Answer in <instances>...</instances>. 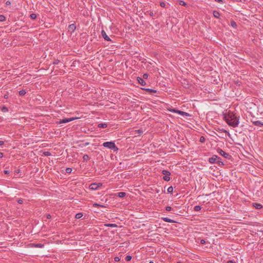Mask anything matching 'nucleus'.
Masks as SVG:
<instances>
[{
  "instance_id": "nucleus-47",
  "label": "nucleus",
  "mask_w": 263,
  "mask_h": 263,
  "mask_svg": "<svg viewBox=\"0 0 263 263\" xmlns=\"http://www.w3.org/2000/svg\"><path fill=\"white\" fill-rule=\"evenodd\" d=\"M3 157V154L1 152H0V158H2Z\"/></svg>"
},
{
  "instance_id": "nucleus-52",
  "label": "nucleus",
  "mask_w": 263,
  "mask_h": 263,
  "mask_svg": "<svg viewBox=\"0 0 263 263\" xmlns=\"http://www.w3.org/2000/svg\"><path fill=\"white\" fill-rule=\"evenodd\" d=\"M176 263H181L180 261H178Z\"/></svg>"
},
{
  "instance_id": "nucleus-10",
  "label": "nucleus",
  "mask_w": 263,
  "mask_h": 263,
  "mask_svg": "<svg viewBox=\"0 0 263 263\" xmlns=\"http://www.w3.org/2000/svg\"><path fill=\"white\" fill-rule=\"evenodd\" d=\"M252 122L254 125L258 126H263V122H262L260 121H259V120L254 121H252Z\"/></svg>"
},
{
  "instance_id": "nucleus-36",
  "label": "nucleus",
  "mask_w": 263,
  "mask_h": 263,
  "mask_svg": "<svg viewBox=\"0 0 263 263\" xmlns=\"http://www.w3.org/2000/svg\"><path fill=\"white\" fill-rule=\"evenodd\" d=\"M165 3L164 2H161L160 3V6L162 7H165Z\"/></svg>"
},
{
  "instance_id": "nucleus-35",
  "label": "nucleus",
  "mask_w": 263,
  "mask_h": 263,
  "mask_svg": "<svg viewBox=\"0 0 263 263\" xmlns=\"http://www.w3.org/2000/svg\"><path fill=\"white\" fill-rule=\"evenodd\" d=\"M171 209H172V208H171V206H166V207L165 208V210H166V211H171Z\"/></svg>"
},
{
  "instance_id": "nucleus-13",
  "label": "nucleus",
  "mask_w": 263,
  "mask_h": 263,
  "mask_svg": "<svg viewBox=\"0 0 263 263\" xmlns=\"http://www.w3.org/2000/svg\"><path fill=\"white\" fill-rule=\"evenodd\" d=\"M177 113L178 114L180 115L183 116H189V114L187 112L179 110L178 111H177Z\"/></svg>"
},
{
  "instance_id": "nucleus-45",
  "label": "nucleus",
  "mask_w": 263,
  "mask_h": 263,
  "mask_svg": "<svg viewBox=\"0 0 263 263\" xmlns=\"http://www.w3.org/2000/svg\"><path fill=\"white\" fill-rule=\"evenodd\" d=\"M215 1L218 3H221L222 2V0H215Z\"/></svg>"
},
{
  "instance_id": "nucleus-5",
  "label": "nucleus",
  "mask_w": 263,
  "mask_h": 263,
  "mask_svg": "<svg viewBox=\"0 0 263 263\" xmlns=\"http://www.w3.org/2000/svg\"><path fill=\"white\" fill-rule=\"evenodd\" d=\"M217 153L220 155L221 156H223V157L226 158H229L230 155L223 151H222L221 149H218Z\"/></svg>"
},
{
  "instance_id": "nucleus-48",
  "label": "nucleus",
  "mask_w": 263,
  "mask_h": 263,
  "mask_svg": "<svg viewBox=\"0 0 263 263\" xmlns=\"http://www.w3.org/2000/svg\"><path fill=\"white\" fill-rule=\"evenodd\" d=\"M4 144V141H0V145H2Z\"/></svg>"
},
{
  "instance_id": "nucleus-37",
  "label": "nucleus",
  "mask_w": 263,
  "mask_h": 263,
  "mask_svg": "<svg viewBox=\"0 0 263 263\" xmlns=\"http://www.w3.org/2000/svg\"><path fill=\"white\" fill-rule=\"evenodd\" d=\"M17 202L19 204H22L23 203V200L20 199L18 200Z\"/></svg>"
},
{
  "instance_id": "nucleus-43",
  "label": "nucleus",
  "mask_w": 263,
  "mask_h": 263,
  "mask_svg": "<svg viewBox=\"0 0 263 263\" xmlns=\"http://www.w3.org/2000/svg\"><path fill=\"white\" fill-rule=\"evenodd\" d=\"M93 206H101V205L99 204H97V203H95V204H93Z\"/></svg>"
},
{
  "instance_id": "nucleus-38",
  "label": "nucleus",
  "mask_w": 263,
  "mask_h": 263,
  "mask_svg": "<svg viewBox=\"0 0 263 263\" xmlns=\"http://www.w3.org/2000/svg\"><path fill=\"white\" fill-rule=\"evenodd\" d=\"M200 243L202 245H204L205 243V241L204 239H201L200 240Z\"/></svg>"
},
{
  "instance_id": "nucleus-9",
  "label": "nucleus",
  "mask_w": 263,
  "mask_h": 263,
  "mask_svg": "<svg viewBox=\"0 0 263 263\" xmlns=\"http://www.w3.org/2000/svg\"><path fill=\"white\" fill-rule=\"evenodd\" d=\"M137 81L142 86H145L146 85V82L144 81V79L141 78L137 77Z\"/></svg>"
},
{
  "instance_id": "nucleus-49",
  "label": "nucleus",
  "mask_w": 263,
  "mask_h": 263,
  "mask_svg": "<svg viewBox=\"0 0 263 263\" xmlns=\"http://www.w3.org/2000/svg\"><path fill=\"white\" fill-rule=\"evenodd\" d=\"M45 155H46V156H48V155H49L50 153H49V152H46V153H45Z\"/></svg>"
},
{
  "instance_id": "nucleus-32",
  "label": "nucleus",
  "mask_w": 263,
  "mask_h": 263,
  "mask_svg": "<svg viewBox=\"0 0 263 263\" xmlns=\"http://www.w3.org/2000/svg\"><path fill=\"white\" fill-rule=\"evenodd\" d=\"M146 90L147 91H148V92H156V90H154V89H149V88L146 89Z\"/></svg>"
},
{
  "instance_id": "nucleus-25",
  "label": "nucleus",
  "mask_w": 263,
  "mask_h": 263,
  "mask_svg": "<svg viewBox=\"0 0 263 263\" xmlns=\"http://www.w3.org/2000/svg\"><path fill=\"white\" fill-rule=\"evenodd\" d=\"M216 163L218 164L219 165H224L223 162L221 161V159L219 160H217Z\"/></svg>"
},
{
  "instance_id": "nucleus-27",
  "label": "nucleus",
  "mask_w": 263,
  "mask_h": 263,
  "mask_svg": "<svg viewBox=\"0 0 263 263\" xmlns=\"http://www.w3.org/2000/svg\"><path fill=\"white\" fill-rule=\"evenodd\" d=\"M30 17L32 18V19H35L36 18V15L34 13H32L30 14Z\"/></svg>"
},
{
  "instance_id": "nucleus-53",
  "label": "nucleus",
  "mask_w": 263,
  "mask_h": 263,
  "mask_svg": "<svg viewBox=\"0 0 263 263\" xmlns=\"http://www.w3.org/2000/svg\"><path fill=\"white\" fill-rule=\"evenodd\" d=\"M262 233H263V231H262Z\"/></svg>"
},
{
  "instance_id": "nucleus-8",
  "label": "nucleus",
  "mask_w": 263,
  "mask_h": 263,
  "mask_svg": "<svg viewBox=\"0 0 263 263\" xmlns=\"http://www.w3.org/2000/svg\"><path fill=\"white\" fill-rule=\"evenodd\" d=\"M102 36L104 39L105 40L107 41H110V39L107 35L105 31L102 30L101 32Z\"/></svg>"
},
{
  "instance_id": "nucleus-4",
  "label": "nucleus",
  "mask_w": 263,
  "mask_h": 263,
  "mask_svg": "<svg viewBox=\"0 0 263 263\" xmlns=\"http://www.w3.org/2000/svg\"><path fill=\"white\" fill-rule=\"evenodd\" d=\"M162 173L164 175L163 177V179L165 181H168L170 180V176L171 175V173L169 171L167 170H163Z\"/></svg>"
},
{
  "instance_id": "nucleus-18",
  "label": "nucleus",
  "mask_w": 263,
  "mask_h": 263,
  "mask_svg": "<svg viewBox=\"0 0 263 263\" xmlns=\"http://www.w3.org/2000/svg\"><path fill=\"white\" fill-rule=\"evenodd\" d=\"M33 246L36 247V248H42L43 247L44 245L41 244V243H36V244H33Z\"/></svg>"
},
{
  "instance_id": "nucleus-19",
  "label": "nucleus",
  "mask_w": 263,
  "mask_h": 263,
  "mask_svg": "<svg viewBox=\"0 0 263 263\" xmlns=\"http://www.w3.org/2000/svg\"><path fill=\"white\" fill-rule=\"evenodd\" d=\"M201 209V207L200 205H196L194 208V210L195 211H198Z\"/></svg>"
},
{
  "instance_id": "nucleus-23",
  "label": "nucleus",
  "mask_w": 263,
  "mask_h": 263,
  "mask_svg": "<svg viewBox=\"0 0 263 263\" xmlns=\"http://www.w3.org/2000/svg\"><path fill=\"white\" fill-rule=\"evenodd\" d=\"M213 14L215 17H218V16L219 15V13L216 11H214L213 12Z\"/></svg>"
},
{
  "instance_id": "nucleus-1",
  "label": "nucleus",
  "mask_w": 263,
  "mask_h": 263,
  "mask_svg": "<svg viewBox=\"0 0 263 263\" xmlns=\"http://www.w3.org/2000/svg\"><path fill=\"white\" fill-rule=\"evenodd\" d=\"M224 120L230 126L233 127L238 126L239 124V119L238 117L232 112L229 111L224 116Z\"/></svg>"
},
{
  "instance_id": "nucleus-22",
  "label": "nucleus",
  "mask_w": 263,
  "mask_h": 263,
  "mask_svg": "<svg viewBox=\"0 0 263 263\" xmlns=\"http://www.w3.org/2000/svg\"><path fill=\"white\" fill-rule=\"evenodd\" d=\"M106 226H107V227H112V228H115V227H117V224H112V223L111 224H110V223L107 224H106Z\"/></svg>"
},
{
  "instance_id": "nucleus-41",
  "label": "nucleus",
  "mask_w": 263,
  "mask_h": 263,
  "mask_svg": "<svg viewBox=\"0 0 263 263\" xmlns=\"http://www.w3.org/2000/svg\"><path fill=\"white\" fill-rule=\"evenodd\" d=\"M4 173L6 174H9V171L8 170H5V171H4Z\"/></svg>"
},
{
  "instance_id": "nucleus-39",
  "label": "nucleus",
  "mask_w": 263,
  "mask_h": 263,
  "mask_svg": "<svg viewBox=\"0 0 263 263\" xmlns=\"http://www.w3.org/2000/svg\"><path fill=\"white\" fill-rule=\"evenodd\" d=\"M114 259L115 261H119L120 260V258L119 257H115Z\"/></svg>"
},
{
  "instance_id": "nucleus-17",
  "label": "nucleus",
  "mask_w": 263,
  "mask_h": 263,
  "mask_svg": "<svg viewBox=\"0 0 263 263\" xmlns=\"http://www.w3.org/2000/svg\"><path fill=\"white\" fill-rule=\"evenodd\" d=\"M118 196L120 198L124 197L126 195L125 192H119L118 193Z\"/></svg>"
},
{
  "instance_id": "nucleus-7",
  "label": "nucleus",
  "mask_w": 263,
  "mask_h": 263,
  "mask_svg": "<svg viewBox=\"0 0 263 263\" xmlns=\"http://www.w3.org/2000/svg\"><path fill=\"white\" fill-rule=\"evenodd\" d=\"M101 185V183H92L90 185L89 188L92 190H96Z\"/></svg>"
},
{
  "instance_id": "nucleus-14",
  "label": "nucleus",
  "mask_w": 263,
  "mask_h": 263,
  "mask_svg": "<svg viewBox=\"0 0 263 263\" xmlns=\"http://www.w3.org/2000/svg\"><path fill=\"white\" fill-rule=\"evenodd\" d=\"M98 127L99 128H106L107 127V124L106 123H99L98 125Z\"/></svg>"
},
{
  "instance_id": "nucleus-42",
  "label": "nucleus",
  "mask_w": 263,
  "mask_h": 263,
  "mask_svg": "<svg viewBox=\"0 0 263 263\" xmlns=\"http://www.w3.org/2000/svg\"><path fill=\"white\" fill-rule=\"evenodd\" d=\"M6 4L7 5H9L11 4V2L10 1H7L6 3Z\"/></svg>"
},
{
  "instance_id": "nucleus-44",
  "label": "nucleus",
  "mask_w": 263,
  "mask_h": 263,
  "mask_svg": "<svg viewBox=\"0 0 263 263\" xmlns=\"http://www.w3.org/2000/svg\"><path fill=\"white\" fill-rule=\"evenodd\" d=\"M204 138H203V137H201V138H200V141L201 142H203V141H204Z\"/></svg>"
},
{
  "instance_id": "nucleus-33",
  "label": "nucleus",
  "mask_w": 263,
  "mask_h": 263,
  "mask_svg": "<svg viewBox=\"0 0 263 263\" xmlns=\"http://www.w3.org/2000/svg\"><path fill=\"white\" fill-rule=\"evenodd\" d=\"M172 112H175L177 113V111H178L179 110L176 109H172L169 110Z\"/></svg>"
},
{
  "instance_id": "nucleus-21",
  "label": "nucleus",
  "mask_w": 263,
  "mask_h": 263,
  "mask_svg": "<svg viewBox=\"0 0 263 263\" xmlns=\"http://www.w3.org/2000/svg\"><path fill=\"white\" fill-rule=\"evenodd\" d=\"M83 158L84 161H87L89 159V157L88 155H84L83 156Z\"/></svg>"
},
{
  "instance_id": "nucleus-15",
  "label": "nucleus",
  "mask_w": 263,
  "mask_h": 263,
  "mask_svg": "<svg viewBox=\"0 0 263 263\" xmlns=\"http://www.w3.org/2000/svg\"><path fill=\"white\" fill-rule=\"evenodd\" d=\"M163 220L165 221V222H174V221L173 220H172L167 217H164L163 218Z\"/></svg>"
},
{
  "instance_id": "nucleus-51",
  "label": "nucleus",
  "mask_w": 263,
  "mask_h": 263,
  "mask_svg": "<svg viewBox=\"0 0 263 263\" xmlns=\"http://www.w3.org/2000/svg\"><path fill=\"white\" fill-rule=\"evenodd\" d=\"M149 263H154V262H153V261H150L149 262Z\"/></svg>"
},
{
  "instance_id": "nucleus-34",
  "label": "nucleus",
  "mask_w": 263,
  "mask_h": 263,
  "mask_svg": "<svg viewBox=\"0 0 263 263\" xmlns=\"http://www.w3.org/2000/svg\"><path fill=\"white\" fill-rule=\"evenodd\" d=\"M231 26L233 27H236V24L235 22H231Z\"/></svg>"
},
{
  "instance_id": "nucleus-6",
  "label": "nucleus",
  "mask_w": 263,
  "mask_h": 263,
  "mask_svg": "<svg viewBox=\"0 0 263 263\" xmlns=\"http://www.w3.org/2000/svg\"><path fill=\"white\" fill-rule=\"evenodd\" d=\"M220 158L216 155H213L212 157L210 158L209 161L210 163H215L216 162L217 160H219Z\"/></svg>"
},
{
  "instance_id": "nucleus-29",
  "label": "nucleus",
  "mask_w": 263,
  "mask_h": 263,
  "mask_svg": "<svg viewBox=\"0 0 263 263\" xmlns=\"http://www.w3.org/2000/svg\"><path fill=\"white\" fill-rule=\"evenodd\" d=\"M5 20V16H4L3 15H0V22H3V21H4Z\"/></svg>"
},
{
  "instance_id": "nucleus-50",
  "label": "nucleus",
  "mask_w": 263,
  "mask_h": 263,
  "mask_svg": "<svg viewBox=\"0 0 263 263\" xmlns=\"http://www.w3.org/2000/svg\"><path fill=\"white\" fill-rule=\"evenodd\" d=\"M153 14H153V12H151V13H150V15H151V16H153Z\"/></svg>"
},
{
  "instance_id": "nucleus-12",
  "label": "nucleus",
  "mask_w": 263,
  "mask_h": 263,
  "mask_svg": "<svg viewBox=\"0 0 263 263\" xmlns=\"http://www.w3.org/2000/svg\"><path fill=\"white\" fill-rule=\"evenodd\" d=\"M253 205L257 209H260L262 208V206L261 204L258 203H253Z\"/></svg>"
},
{
  "instance_id": "nucleus-31",
  "label": "nucleus",
  "mask_w": 263,
  "mask_h": 263,
  "mask_svg": "<svg viewBox=\"0 0 263 263\" xmlns=\"http://www.w3.org/2000/svg\"><path fill=\"white\" fill-rule=\"evenodd\" d=\"M72 171V169L70 167H68L66 169V172L67 173H70Z\"/></svg>"
},
{
  "instance_id": "nucleus-2",
  "label": "nucleus",
  "mask_w": 263,
  "mask_h": 263,
  "mask_svg": "<svg viewBox=\"0 0 263 263\" xmlns=\"http://www.w3.org/2000/svg\"><path fill=\"white\" fill-rule=\"evenodd\" d=\"M103 146L105 147L108 148L109 149L114 150L115 152L118 150V147L116 146L115 144L113 142H106L103 143Z\"/></svg>"
},
{
  "instance_id": "nucleus-40",
  "label": "nucleus",
  "mask_w": 263,
  "mask_h": 263,
  "mask_svg": "<svg viewBox=\"0 0 263 263\" xmlns=\"http://www.w3.org/2000/svg\"><path fill=\"white\" fill-rule=\"evenodd\" d=\"M235 262L234 260H228L227 263H235Z\"/></svg>"
},
{
  "instance_id": "nucleus-26",
  "label": "nucleus",
  "mask_w": 263,
  "mask_h": 263,
  "mask_svg": "<svg viewBox=\"0 0 263 263\" xmlns=\"http://www.w3.org/2000/svg\"><path fill=\"white\" fill-rule=\"evenodd\" d=\"M131 259H132V256L130 255H127L125 257V260H126V261H130L131 260Z\"/></svg>"
},
{
  "instance_id": "nucleus-16",
  "label": "nucleus",
  "mask_w": 263,
  "mask_h": 263,
  "mask_svg": "<svg viewBox=\"0 0 263 263\" xmlns=\"http://www.w3.org/2000/svg\"><path fill=\"white\" fill-rule=\"evenodd\" d=\"M83 216V214L81 213H77L76 216H75V217L77 219H80Z\"/></svg>"
},
{
  "instance_id": "nucleus-20",
  "label": "nucleus",
  "mask_w": 263,
  "mask_h": 263,
  "mask_svg": "<svg viewBox=\"0 0 263 263\" xmlns=\"http://www.w3.org/2000/svg\"><path fill=\"white\" fill-rule=\"evenodd\" d=\"M173 187L172 186H170L167 189V192L169 193H172L173 192Z\"/></svg>"
},
{
  "instance_id": "nucleus-11",
  "label": "nucleus",
  "mask_w": 263,
  "mask_h": 263,
  "mask_svg": "<svg viewBox=\"0 0 263 263\" xmlns=\"http://www.w3.org/2000/svg\"><path fill=\"white\" fill-rule=\"evenodd\" d=\"M76 28V26L74 24H71V25H69V26H68L69 31H71V32H74Z\"/></svg>"
},
{
  "instance_id": "nucleus-30",
  "label": "nucleus",
  "mask_w": 263,
  "mask_h": 263,
  "mask_svg": "<svg viewBox=\"0 0 263 263\" xmlns=\"http://www.w3.org/2000/svg\"><path fill=\"white\" fill-rule=\"evenodd\" d=\"M148 77V75L147 73H144L143 74L142 79H147Z\"/></svg>"
},
{
  "instance_id": "nucleus-46",
  "label": "nucleus",
  "mask_w": 263,
  "mask_h": 263,
  "mask_svg": "<svg viewBox=\"0 0 263 263\" xmlns=\"http://www.w3.org/2000/svg\"><path fill=\"white\" fill-rule=\"evenodd\" d=\"M51 215H49V214H48V215H47V218L48 219H50V218H51Z\"/></svg>"
},
{
  "instance_id": "nucleus-28",
  "label": "nucleus",
  "mask_w": 263,
  "mask_h": 263,
  "mask_svg": "<svg viewBox=\"0 0 263 263\" xmlns=\"http://www.w3.org/2000/svg\"><path fill=\"white\" fill-rule=\"evenodd\" d=\"M179 4L180 5L184 6H185L186 5V4L183 1H180Z\"/></svg>"
},
{
  "instance_id": "nucleus-24",
  "label": "nucleus",
  "mask_w": 263,
  "mask_h": 263,
  "mask_svg": "<svg viewBox=\"0 0 263 263\" xmlns=\"http://www.w3.org/2000/svg\"><path fill=\"white\" fill-rule=\"evenodd\" d=\"M26 93V91L24 90H21L19 91V94L21 96H24Z\"/></svg>"
},
{
  "instance_id": "nucleus-3",
  "label": "nucleus",
  "mask_w": 263,
  "mask_h": 263,
  "mask_svg": "<svg viewBox=\"0 0 263 263\" xmlns=\"http://www.w3.org/2000/svg\"><path fill=\"white\" fill-rule=\"evenodd\" d=\"M78 119V118H64L63 119L60 120L58 122V124H63V123H66L70 121H72L76 119Z\"/></svg>"
}]
</instances>
